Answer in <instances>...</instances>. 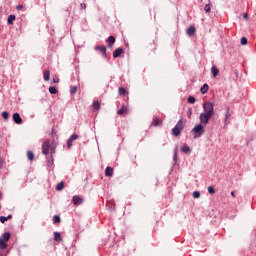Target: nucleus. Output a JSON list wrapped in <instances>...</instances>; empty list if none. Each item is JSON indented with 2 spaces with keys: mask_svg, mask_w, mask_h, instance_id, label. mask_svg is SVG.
<instances>
[{
  "mask_svg": "<svg viewBox=\"0 0 256 256\" xmlns=\"http://www.w3.org/2000/svg\"><path fill=\"white\" fill-rule=\"evenodd\" d=\"M2 117L4 121H7V119H9V112L7 111L2 112Z\"/></svg>",
  "mask_w": 256,
  "mask_h": 256,
  "instance_id": "c756f323",
  "label": "nucleus"
},
{
  "mask_svg": "<svg viewBox=\"0 0 256 256\" xmlns=\"http://www.w3.org/2000/svg\"><path fill=\"white\" fill-rule=\"evenodd\" d=\"M231 195H232V197H235V192L232 191V192H231Z\"/></svg>",
  "mask_w": 256,
  "mask_h": 256,
  "instance_id": "09e8293b",
  "label": "nucleus"
},
{
  "mask_svg": "<svg viewBox=\"0 0 256 256\" xmlns=\"http://www.w3.org/2000/svg\"><path fill=\"white\" fill-rule=\"evenodd\" d=\"M53 83H59V78H53Z\"/></svg>",
  "mask_w": 256,
  "mask_h": 256,
  "instance_id": "49530a36",
  "label": "nucleus"
},
{
  "mask_svg": "<svg viewBox=\"0 0 256 256\" xmlns=\"http://www.w3.org/2000/svg\"><path fill=\"white\" fill-rule=\"evenodd\" d=\"M192 195L194 199H199L201 197V193L199 191H194Z\"/></svg>",
  "mask_w": 256,
  "mask_h": 256,
  "instance_id": "7c9ffc66",
  "label": "nucleus"
},
{
  "mask_svg": "<svg viewBox=\"0 0 256 256\" xmlns=\"http://www.w3.org/2000/svg\"><path fill=\"white\" fill-rule=\"evenodd\" d=\"M208 193H210V195L215 194V188H213V186H209L208 187Z\"/></svg>",
  "mask_w": 256,
  "mask_h": 256,
  "instance_id": "f704fd0d",
  "label": "nucleus"
},
{
  "mask_svg": "<svg viewBox=\"0 0 256 256\" xmlns=\"http://www.w3.org/2000/svg\"><path fill=\"white\" fill-rule=\"evenodd\" d=\"M192 131L194 133L195 139H197V137H201L205 133V125L201 123L197 124L196 126H194Z\"/></svg>",
  "mask_w": 256,
  "mask_h": 256,
  "instance_id": "f03ea898",
  "label": "nucleus"
},
{
  "mask_svg": "<svg viewBox=\"0 0 256 256\" xmlns=\"http://www.w3.org/2000/svg\"><path fill=\"white\" fill-rule=\"evenodd\" d=\"M204 11H205V13H211V5L206 4L204 7Z\"/></svg>",
  "mask_w": 256,
  "mask_h": 256,
  "instance_id": "2f4dec72",
  "label": "nucleus"
},
{
  "mask_svg": "<svg viewBox=\"0 0 256 256\" xmlns=\"http://www.w3.org/2000/svg\"><path fill=\"white\" fill-rule=\"evenodd\" d=\"M27 157H28L29 161H33L35 159V154H33L31 151H28Z\"/></svg>",
  "mask_w": 256,
  "mask_h": 256,
  "instance_id": "a878e982",
  "label": "nucleus"
},
{
  "mask_svg": "<svg viewBox=\"0 0 256 256\" xmlns=\"http://www.w3.org/2000/svg\"><path fill=\"white\" fill-rule=\"evenodd\" d=\"M92 107L93 109H95V111H99V109L101 108V103H99V101H94Z\"/></svg>",
  "mask_w": 256,
  "mask_h": 256,
  "instance_id": "6ab92c4d",
  "label": "nucleus"
},
{
  "mask_svg": "<svg viewBox=\"0 0 256 256\" xmlns=\"http://www.w3.org/2000/svg\"><path fill=\"white\" fill-rule=\"evenodd\" d=\"M244 19L247 21L249 19V16L247 15V13L243 14Z\"/></svg>",
  "mask_w": 256,
  "mask_h": 256,
  "instance_id": "37998d69",
  "label": "nucleus"
},
{
  "mask_svg": "<svg viewBox=\"0 0 256 256\" xmlns=\"http://www.w3.org/2000/svg\"><path fill=\"white\" fill-rule=\"evenodd\" d=\"M70 93H71L72 95H75V93H77V86H71V87H70Z\"/></svg>",
  "mask_w": 256,
  "mask_h": 256,
  "instance_id": "473e14b6",
  "label": "nucleus"
},
{
  "mask_svg": "<svg viewBox=\"0 0 256 256\" xmlns=\"http://www.w3.org/2000/svg\"><path fill=\"white\" fill-rule=\"evenodd\" d=\"M0 249H7V243L3 241V238H0Z\"/></svg>",
  "mask_w": 256,
  "mask_h": 256,
  "instance_id": "bb28decb",
  "label": "nucleus"
},
{
  "mask_svg": "<svg viewBox=\"0 0 256 256\" xmlns=\"http://www.w3.org/2000/svg\"><path fill=\"white\" fill-rule=\"evenodd\" d=\"M2 198H3V193L0 192V199H2Z\"/></svg>",
  "mask_w": 256,
  "mask_h": 256,
  "instance_id": "8fccbe9b",
  "label": "nucleus"
},
{
  "mask_svg": "<svg viewBox=\"0 0 256 256\" xmlns=\"http://www.w3.org/2000/svg\"><path fill=\"white\" fill-rule=\"evenodd\" d=\"M53 223L57 224V223H61V217L55 215L53 216Z\"/></svg>",
  "mask_w": 256,
  "mask_h": 256,
  "instance_id": "c85d7f7f",
  "label": "nucleus"
},
{
  "mask_svg": "<svg viewBox=\"0 0 256 256\" xmlns=\"http://www.w3.org/2000/svg\"><path fill=\"white\" fill-rule=\"evenodd\" d=\"M229 119H231V112H229V108H227L225 113V121H229Z\"/></svg>",
  "mask_w": 256,
  "mask_h": 256,
  "instance_id": "cd10ccee",
  "label": "nucleus"
},
{
  "mask_svg": "<svg viewBox=\"0 0 256 256\" xmlns=\"http://www.w3.org/2000/svg\"><path fill=\"white\" fill-rule=\"evenodd\" d=\"M70 139H71L72 141H77V139H79V135H77V134H72V135L70 136Z\"/></svg>",
  "mask_w": 256,
  "mask_h": 256,
  "instance_id": "c9c22d12",
  "label": "nucleus"
},
{
  "mask_svg": "<svg viewBox=\"0 0 256 256\" xmlns=\"http://www.w3.org/2000/svg\"><path fill=\"white\" fill-rule=\"evenodd\" d=\"M16 9H17L18 11H21V9H23V5H18V6L16 7Z\"/></svg>",
  "mask_w": 256,
  "mask_h": 256,
  "instance_id": "79ce46f5",
  "label": "nucleus"
},
{
  "mask_svg": "<svg viewBox=\"0 0 256 256\" xmlns=\"http://www.w3.org/2000/svg\"><path fill=\"white\" fill-rule=\"evenodd\" d=\"M129 108L125 105H122L121 109L117 111V115H127Z\"/></svg>",
  "mask_w": 256,
  "mask_h": 256,
  "instance_id": "1a4fd4ad",
  "label": "nucleus"
},
{
  "mask_svg": "<svg viewBox=\"0 0 256 256\" xmlns=\"http://www.w3.org/2000/svg\"><path fill=\"white\" fill-rule=\"evenodd\" d=\"M211 73H212L213 77H217V75H219V69H217V66L211 67Z\"/></svg>",
  "mask_w": 256,
  "mask_h": 256,
  "instance_id": "f3484780",
  "label": "nucleus"
},
{
  "mask_svg": "<svg viewBox=\"0 0 256 256\" xmlns=\"http://www.w3.org/2000/svg\"><path fill=\"white\" fill-rule=\"evenodd\" d=\"M188 103H191V104L195 103V97L193 96L188 97Z\"/></svg>",
  "mask_w": 256,
  "mask_h": 256,
  "instance_id": "e433bc0d",
  "label": "nucleus"
},
{
  "mask_svg": "<svg viewBox=\"0 0 256 256\" xmlns=\"http://www.w3.org/2000/svg\"><path fill=\"white\" fill-rule=\"evenodd\" d=\"M95 51H100L103 57H107V48L105 46H96Z\"/></svg>",
  "mask_w": 256,
  "mask_h": 256,
  "instance_id": "0eeeda50",
  "label": "nucleus"
},
{
  "mask_svg": "<svg viewBox=\"0 0 256 256\" xmlns=\"http://www.w3.org/2000/svg\"><path fill=\"white\" fill-rule=\"evenodd\" d=\"M123 53V48H118L113 52L114 59H117V57H121Z\"/></svg>",
  "mask_w": 256,
  "mask_h": 256,
  "instance_id": "9b49d317",
  "label": "nucleus"
},
{
  "mask_svg": "<svg viewBox=\"0 0 256 256\" xmlns=\"http://www.w3.org/2000/svg\"><path fill=\"white\" fill-rule=\"evenodd\" d=\"M10 238H11V233L5 232L3 234L2 241H9Z\"/></svg>",
  "mask_w": 256,
  "mask_h": 256,
  "instance_id": "aec40b11",
  "label": "nucleus"
},
{
  "mask_svg": "<svg viewBox=\"0 0 256 256\" xmlns=\"http://www.w3.org/2000/svg\"><path fill=\"white\" fill-rule=\"evenodd\" d=\"M105 176L106 177H113V168L112 167H106Z\"/></svg>",
  "mask_w": 256,
  "mask_h": 256,
  "instance_id": "f8f14e48",
  "label": "nucleus"
},
{
  "mask_svg": "<svg viewBox=\"0 0 256 256\" xmlns=\"http://www.w3.org/2000/svg\"><path fill=\"white\" fill-rule=\"evenodd\" d=\"M181 151L182 153H189V151H191V148H189V146L184 145L181 147Z\"/></svg>",
  "mask_w": 256,
  "mask_h": 256,
  "instance_id": "b1692460",
  "label": "nucleus"
},
{
  "mask_svg": "<svg viewBox=\"0 0 256 256\" xmlns=\"http://www.w3.org/2000/svg\"><path fill=\"white\" fill-rule=\"evenodd\" d=\"M63 187H65V183L60 182L56 186V191H63Z\"/></svg>",
  "mask_w": 256,
  "mask_h": 256,
  "instance_id": "4be33fe9",
  "label": "nucleus"
},
{
  "mask_svg": "<svg viewBox=\"0 0 256 256\" xmlns=\"http://www.w3.org/2000/svg\"><path fill=\"white\" fill-rule=\"evenodd\" d=\"M67 147H68V149H71V147H73V141H72L71 138H69V139L67 140Z\"/></svg>",
  "mask_w": 256,
  "mask_h": 256,
  "instance_id": "72a5a7b5",
  "label": "nucleus"
},
{
  "mask_svg": "<svg viewBox=\"0 0 256 256\" xmlns=\"http://www.w3.org/2000/svg\"><path fill=\"white\" fill-rule=\"evenodd\" d=\"M13 121L14 123H16V125H21V123H23V119L21 118V115H19V113L13 114Z\"/></svg>",
  "mask_w": 256,
  "mask_h": 256,
  "instance_id": "423d86ee",
  "label": "nucleus"
},
{
  "mask_svg": "<svg viewBox=\"0 0 256 256\" xmlns=\"http://www.w3.org/2000/svg\"><path fill=\"white\" fill-rule=\"evenodd\" d=\"M7 221H9V219H13V215L9 214L7 217H6Z\"/></svg>",
  "mask_w": 256,
  "mask_h": 256,
  "instance_id": "a18cd8bd",
  "label": "nucleus"
},
{
  "mask_svg": "<svg viewBox=\"0 0 256 256\" xmlns=\"http://www.w3.org/2000/svg\"><path fill=\"white\" fill-rule=\"evenodd\" d=\"M114 43H115V38L113 36H109L107 39L108 47H113Z\"/></svg>",
  "mask_w": 256,
  "mask_h": 256,
  "instance_id": "dca6fc26",
  "label": "nucleus"
},
{
  "mask_svg": "<svg viewBox=\"0 0 256 256\" xmlns=\"http://www.w3.org/2000/svg\"><path fill=\"white\" fill-rule=\"evenodd\" d=\"M80 7H81V9H87V4L81 3V4H80Z\"/></svg>",
  "mask_w": 256,
  "mask_h": 256,
  "instance_id": "ea45409f",
  "label": "nucleus"
},
{
  "mask_svg": "<svg viewBox=\"0 0 256 256\" xmlns=\"http://www.w3.org/2000/svg\"><path fill=\"white\" fill-rule=\"evenodd\" d=\"M5 222H7V217L0 216V223H5Z\"/></svg>",
  "mask_w": 256,
  "mask_h": 256,
  "instance_id": "58836bf2",
  "label": "nucleus"
},
{
  "mask_svg": "<svg viewBox=\"0 0 256 256\" xmlns=\"http://www.w3.org/2000/svg\"><path fill=\"white\" fill-rule=\"evenodd\" d=\"M2 168H3V159L0 158V169H2Z\"/></svg>",
  "mask_w": 256,
  "mask_h": 256,
  "instance_id": "c03bdc74",
  "label": "nucleus"
},
{
  "mask_svg": "<svg viewBox=\"0 0 256 256\" xmlns=\"http://www.w3.org/2000/svg\"><path fill=\"white\" fill-rule=\"evenodd\" d=\"M163 124V120L159 119L158 117H155L153 120H152V125L154 127H159L160 125Z\"/></svg>",
  "mask_w": 256,
  "mask_h": 256,
  "instance_id": "9d476101",
  "label": "nucleus"
},
{
  "mask_svg": "<svg viewBox=\"0 0 256 256\" xmlns=\"http://www.w3.org/2000/svg\"><path fill=\"white\" fill-rule=\"evenodd\" d=\"M241 45H247V38L246 37L241 38Z\"/></svg>",
  "mask_w": 256,
  "mask_h": 256,
  "instance_id": "4c0bfd02",
  "label": "nucleus"
},
{
  "mask_svg": "<svg viewBox=\"0 0 256 256\" xmlns=\"http://www.w3.org/2000/svg\"><path fill=\"white\" fill-rule=\"evenodd\" d=\"M54 240H56L58 243H61V241H63V238L61 237V233L54 232Z\"/></svg>",
  "mask_w": 256,
  "mask_h": 256,
  "instance_id": "2eb2a0df",
  "label": "nucleus"
},
{
  "mask_svg": "<svg viewBox=\"0 0 256 256\" xmlns=\"http://www.w3.org/2000/svg\"><path fill=\"white\" fill-rule=\"evenodd\" d=\"M174 161H177V148L175 149V152H174Z\"/></svg>",
  "mask_w": 256,
  "mask_h": 256,
  "instance_id": "a19ab883",
  "label": "nucleus"
},
{
  "mask_svg": "<svg viewBox=\"0 0 256 256\" xmlns=\"http://www.w3.org/2000/svg\"><path fill=\"white\" fill-rule=\"evenodd\" d=\"M181 131H183V120L177 122L176 126L172 129V134L177 137L181 135Z\"/></svg>",
  "mask_w": 256,
  "mask_h": 256,
  "instance_id": "20e7f679",
  "label": "nucleus"
},
{
  "mask_svg": "<svg viewBox=\"0 0 256 256\" xmlns=\"http://www.w3.org/2000/svg\"><path fill=\"white\" fill-rule=\"evenodd\" d=\"M72 203L74 205H81V203H83V197H81V196H73Z\"/></svg>",
  "mask_w": 256,
  "mask_h": 256,
  "instance_id": "6e6552de",
  "label": "nucleus"
},
{
  "mask_svg": "<svg viewBox=\"0 0 256 256\" xmlns=\"http://www.w3.org/2000/svg\"><path fill=\"white\" fill-rule=\"evenodd\" d=\"M213 116L209 115V114H205V113H201L200 114V124L204 125V127H207V125H209V120L212 118Z\"/></svg>",
  "mask_w": 256,
  "mask_h": 256,
  "instance_id": "39448f33",
  "label": "nucleus"
},
{
  "mask_svg": "<svg viewBox=\"0 0 256 256\" xmlns=\"http://www.w3.org/2000/svg\"><path fill=\"white\" fill-rule=\"evenodd\" d=\"M187 35H189V37H193V35H195V27L190 26L187 31H186Z\"/></svg>",
  "mask_w": 256,
  "mask_h": 256,
  "instance_id": "ddd939ff",
  "label": "nucleus"
},
{
  "mask_svg": "<svg viewBox=\"0 0 256 256\" xmlns=\"http://www.w3.org/2000/svg\"><path fill=\"white\" fill-rule=\"evenodd\" d=\"M43 77H44V81H49L51 77V72L49 70H44Z\"/></svg>",
  "mask_w": 256,
  "mask_h": 256,
  "instance_id": "4468645a",
  "label": "nucleus"
},
{
  "mask_svg": "<svg viewBox=\"0 0 256 256\" xmlns=\"http://www.w3.org/2000/svg\"><path fill=\"white\" fill-rule=\"evenodd\" d=\"M8 25H13V21H15V15L8 16Z\"/></svg>",
  "mask_w": 256,
  "mask_h": 256,
  "instance_id": "393cba45",
  "label": "nucleus"
},
{
  "mask_svg": "<svg viewBox=\"0 0 256 256\" xmlns=\"http://www.w3.org/2000/svg\"><path fill=\"white\" fill-rule=\"evenodd\" d=\"M203 109H204V114L210 115L212 117H213V115H215V108L213 106V103H211V102L204 103Z\"/></svg>",
  "mask_w": 256,
  "mask_h": 256,
  "instance_id": "7ed1b4c3",
  "label": "nucleus"
},
{
  "mask_svg": "<svg viewBox=\"0 0 256 256\" xmlns=\"http://www.w3.org/2000/svg\"><path fill=\"white\" fill-rule=\"evenodd\" d=\"M49 93H51V95H57V88H55L54 86H50Z\"/></svg>",
  "mask_w": 256,
  "mask_h": 256,
  "instance_id": "5701e85b",
  "label": "nucleus"
},
{
  "mask_svg": "<svg viewBox=\"0 0 256 256\" xmlns=\"http://www.w3.org/2000/svg\"><path fill=\"white\" fill-rule=\"evenodd\" d=\"M42 153H43V155H49V153H51V155H53V153H55V146H53V144H51V141L45 140L43 142Z\"/></svg>",
  "mask_w": 256,
  "mask_h": 256,
  "instance_id": "f257e3e1",
  "label": "nucleus"
},
{
  "mask_svg": "<svg viewBox=\"0 0 256 256\" xmlns=\"http://www.w3.org/2000/svg\"><path fill=\"white\" fill-rule=\"evenodd\" d=\"M191 115H192V111L189 110V111H188V117H191Z\"/></svg>",
  "mask_w": 256,
  "mask_h": 256,
  "instance_id": "de8ad7c7",
  "label": "nucleus"
},
{
  "mask_svg": "<svg viewBox=\"0 0 256 256\" xmlns=\"http://www.w3.org/2000/svg\"><path fill=\"white\" fill-rule=\"evenodd\" d=\"M202 95H205V93H207V91H209V85L208 84H204L201 89H200Z\"/></svg>",
  "mask_w": 256,
  "mask_h": 256,
  "instance_id": "a211bd4d",
  "label": "nucleus"
},
{
  "mask_svg": "<svg viewBox=\"0 0 256 256\" xmlns=\"http://www.w3.org/2000/svg\"><path fill=\"white\" fill-rule=\"evenodd\" d=\"M0 256H5V255H3V253L0 252Z\"/></svg>",
  "mask_w": 256,
  "mask_h": 256,
  "instance_id": "3c124183",
  "label": "nucleus"
},
{
  "mask_svg": "<svg viewBox=\"0 0 256 256\" xmlns=\"http://www.w3.org/2000/svg\"><path fill=\"white\" fill-rule=\"evenodd\" d=\"M118 93H119V95H121V96H125V95H127V90H126L125 88H123V87H120V88L118 89Z\"/></svg>",
  "mask_w": 256,
  "mask_h": 256,
  "instance_id": "412c9836",
  "label": "nucleus"
}]
</instances>
